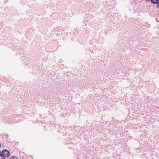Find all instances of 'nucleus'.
Wrapping results in <instances>:
<instances>
[{
    "label": "nucleus",
    "mask_w": 159,
    "mask_h": 159,
    "mask_svg": "<svg viewBox=\"0 0 159 159\" xmlns=\"http://www.w3.org/2000/svg\"><path fill=\"white\" fill-rule=\"evenodd\" d=\"M9 155V152L7 150H3L2 152V154H1V156L5 157H8Z\"/></svg>",
    "instance_id": "nucleus-1"
},
{
    "label": "nucleus",
    "mask_w": 159,
    "mask_h": 159,
    "mask_svg": "<svg viewBox=\"0 0 159 159\" xmlns=\"http://www.w3.org/2000/svg\"><path fill=\"white\" fill-rule=\"evenodd\" d=\"M159 1V0H151V2L154 4L157 3Z\"/></svg>",
    "instance_id": "nucleus-2"
},
{
    "label": "nucleus",
    "mask_w": 159,
    "mask_h": 159,
    "mask_svg": "<svg viewBox=\"0 0 159 159\" xmlns=\"http://www.w3.org/2000/svg\"><path fill=\"white\" fill-rule=\"evenodd\" d=\"M11 159H18L16 157L13 156L11 158Z\"/></svg>",
    "instance_id": "nucleus-3"
},
{
    "label": "nucleus",
    "mask_w": 159,
    "mask_h": 159,
    "mask_svg": "<svg viewBox=\"0 0 159 159\" xmlns=\"http://www.w3.org/2000/svg\"><path fill=\"white\" fill-rule=\"evenodd\" d=\"M157 6L159 8V2L157 3Z\"/></svg>",
    "instance_id": "nucleus-4"
},
{
    "label": "nucleus",
    "mask_w": 159,
    "mask_h": 159,
    "mask_svg": "<svg viewBox=\"0 0 159 159\" xmlns=\"http://www.w3.org/2000/svg\"><path fill=\"white\" fill-rule=\"evenodd\" d=\"M1 154H2V152L0 151V154L1 155Z\"/></svg>",
    "instance_id": "nucleus-5"
}]
</instances>
